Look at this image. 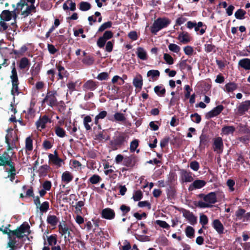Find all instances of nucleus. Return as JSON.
I'll list each match as a JSON object with an SVG mask.
<instances>
[{
	"label": "nucleus",
	"mask_w": 250,
	"mask_h": 250,
	"mask_svg": "<svg viewBox=\"0 0 250 250\" xmlns=\"http://www.w3.org/2000/svg\"><path fill=\"white\" fill-rule=\"evenodd\" d=\"M55 132L58 137L61 138L64 137L66 135L65 131L62 128L59 126L55 127Z\"/></svg>",
	"instance_id": "obj_51"
},
{
	"label": "nucleus",
	"mask_w": 250,
	"mask_h": 250,
	"mask_svg": "<svg viewBox=\"0 0 250 250\" xmlns=\"http://www.w3.org/2000/svg\"><path fill=\"white\" fill-rule=\"evenodd\" d=\"M246 12L243 9H239L237 10L235 13V17L236 19L242 20L244 18V15Z\"/></svg>",
	"instance_id": "obj_59"
},
{
	"label": "nucleus",
	"mask_w": 250,
	"mask_h": 250,
	"mask_svg": "<svg viewBox=\"0 0 250 250\" xmlns=\"http://www.w3.org/2000/svg\"><path fill=\"white\" fill-rule=\"evenodd\" d=\"M79 9L83 11H86L91 8V4L86 1H81L79 4Z\"/></svg>",
	"instance_id": "obj_48"
},
{
	"label": "nucleus",
	"mask_w": 250,
	"mask_h": 250,
	"mask_svg": "<svg viewBox=\"0 0 250 250\" xmlns=\"http://www.w3.org/2000/svg\"><path fill=\"white\" fill-rule=\"evenodd\" d=\"M0 19L5 21H10L12 19L10 11L8 10H3L0 15Z\"/></svg>",
	"instance_id": "obj_33"
},
{
	"label": "nucleus",
	"mask_w": 250,
	"mask_h": 250,
	"mask_svg": "<svg viewBox=\"0 0 250 250\" xmlns=\"http://www.w3.org/2000/svg\"><path fill=\"white\" fill-rule=\"evenodd\" d=\"M107 115V113L106 111L103 110L100 112L95 118L94 124L98 125L99 124V121L100 119H104Z\"/></svg>",
	"instance_id": "obj_46"
},
{
	"label": "nucleus",
	"mask_w": 250,
	"mask_h": 250,
	"mask_svg": "<svg viewBox=\"0 0 250 250\" xmlns=\"http://www.w3.org/2000/svg\"><path fill=\"white\" fill-rule=\"evenodd\" d=\"M48 157L49 160L55 166L58 167H60L62 166L61 163L62 162V160L58 157L56 150L54 151V155L50 154L48 155Z\"/></svg>",
	"instance_id": "obj_19"
},
{
	"label": "nucleus",
	"mask_w": 250,
	"mask_h": 250,
	"mask_svg": "<svg viewBox=\"0 0 250 250\" xmlns=\"http://www.w3.org/2000/svg\"><path fill=\"white\" fill-rule=\"evenodd\" d=\"M40 71V66L38 64L36 67L33 66L30 70V73L32 76L34 77H38Z\"/></svg>",
	"instance_id": "obj_54"
},
{
	"label": "nucleus",
	"mask_w": 250,
	"mask_h": 250,
	"mask_svg": "<svg viewBox=\"0 0 250 250\" xmlns=\"http://www.w3.org/2000/svg\"><path fill=\"white\" fill-rule=\"evenodd\" d=\"M57 92L56 91H48L45 97L42 100V104L47 102V104L50 107H54L58 105V101L56 98Z\"/></svg>",
	"instance_id": "obj_4"
},
{
	"label": "nucleus",
	"mask_w": 250,
	"mask_h": 250,
	"mask_svg": "<svg viewBox=\"0 0 250 250\" xmlns=\"http://www.w3.org/2000/svg\"><path fill=\"white\" fill-rule=\"evenodd\" d=\"M35 104H30L29 108L27 109V114L25 115V118L27 119L33 118L35 116V110L34 109Z\"/></svg>",
	"instance_id": "obj_37"
},
{
	"label": "nucleus",
	"mask_w": 250,
	"mask_h": 250,
	"mask_svg": "<svg viewBox=\"0 0 250 250\" xmlns=\"http://www.w3.org/2000/svg\"><path fill=\"white\" fill-rule=\"evenodd\" d=\"M238 65L246 70H250V59L244 58L239 61Z\"/></svg>",
	"instance_id": "obj_25"
},
{
	"label": "nucleus",
	"mask_w": 250,
	"mask_h": 250,
	"mask_svg": "<svg viewBox=\"0 0 250 250\" xmlns=\"http://www.w3.org/2000/svg\"><path fill=\"white\" fill-rule=\"evenodd\" d=\"M213 150L217 151L218 153H222L224 148V145L222 138L220 137H218L214 139L213 143Z\"/></svg>",
	"instance_id": "obj_12"
},
{
	"label": "nucleus",
	"mask_w": 250,
	"mask_h": 250,
	"mask_svg": "<svg viewBox=\"0 0 250 250\" xmlns=\"http://www.w3.org/2000/svg\"><path fill=\"white\" fill-rule=\"evenodd\" d=\"M212 39H210L207 42H210L209 44H206L205 45V50L207 53H210L212 51L215 52H216V47L215 45L212 44Z\"/></svg>",
	"instance_id": "obj_35"
},
{
	"label": "nucleus",
	"mask_w": 250,
	"mask_h": 250,
	"mask_svg": "<svg viewBox=\"0 0 250 250\" xmlns=\"http://www.w3.org/2000/svg\"><path fill=\"white\" fill-rule=\"evenodd\" d=\"M143 193L141 190H138L134 192L132 198L135 201H138L143 198Z\"/></svg>",
	"instance_id": "obj_60"
},
{
	"label": "nucleus",
	"mask_w": 250,
	"mask_h": 250,
	"mask_svg": "<svg viewBox=\"0 0 250 250\" xmlns=\"http://www.w3.org/2000/svg\"><path fill=\"white\" fill-rule=\"evenodd\" d=\"M0 157L5 161V164L7 165H10V163L12 162L11 157L10 156L8 153L6 151L4 152Z\"/></svg>",
	"instance_id": "obj_62"
},
{
	"label": "nucleus",
	"mask_w": 250,
	"mask_h": 250,
	"mask_svg": "<svg viewBox=\"0 0 250 250\" xmlns=\"http://www.w3.org/2000/svg\"><path fill=\"white\" fill-rule=\"evenodd\" d=\"M48 122H50V120L47 115H44L42 116H41L39 120L36 122L37 129L41 131L42 129L45 128L46 124Z\"/></svg>",
	"instance_id": "obj_10"
},
{
	"label": "nucleus",
	"mask_w": 250,
	"mask_h": 250,
	"mask_svg": "<svg viewBox=\"0 0 250 250\" xmlns=\"http://www.w3.org/2000/svg\"><path fill=\"white\" fill-rule=\"evenodd\" d=\"M95 61V59L93 56L88 55L85 56L82 62L83 64L90 66L92 65Z\"/></svg>",
	"instance_id": "obj_40"
},
{
	"label": "nucleus",
	"mask_w": 250,
	"mask_h": 250,
	"mask_svg": "<svg viewBox=\"0 0 250 250\" xmlns=\"http://www.w3.org/2000/svg\"><path fill=\"white\" fill-rule=\"evenodd\" d=\"M132 83L133 85L139 89H141L143 84V80L142 76L138 74L134 78Z\"/></svg>",
	"instance_id": "obj_22"
},
{
	"label": "nucleus",
	"mask_w": 250,
	"mask_h": 250,
	"mask_svg": "<svg viewBox=\"0 0 250 250\" xmlns=\"http://www.w3.org/2000/svg\"><path fill=\"white\" fill-rule=\"evenodd\" d=\"M128 138V136L125 133L117 132L109 144L113 150H117L125 146Z\"/></svg>",
	"instance_id": "obj_1"
},
{
	"label": "nucleus",
	"mask_w": 250,
	"mask_h": 250,
	"mask_svg": "<svg viewBox=\"0 0 250 250\" xmlns=\"http://www.w3.org/2000/svg\"><path fill=\"white\" fill-rule=\"evenodd\" d=\"M183 216L188 221L191 225H194L197 223V217L189 210H185V212L183 213Z\"/></svg>",
	"instance_id": "obj_17"
},
{
	"label": "nucleus",
	"mask_w": 250,
	"mask_h": 250,
	"mask_svg": "<svg viewBox=\"0 0 250 250\" xmlns=\"http://www.w3.org/2000/svg\"><path fill=\"white\" fill-rule=\"evenodd\" d=\"M25 147L28 151H31L33 149V141L30 137H28L26 139Z\"/></svg>",
	"instance_id": "obj_55"
},
{
	"label": "nucleus",
	"mask_w": 250,
	"mask_h": 250,
	"mask_svg": "<svg viewBox=\"0 0 250 250\" xmlns=\"http://www.w3.org/2000/svg\"><path fill=\"white\" fill-rule=\"evenodd\" d=\"M40 205V210L42 212H46L49 208V203L47 201L43 202Z\"/></svg>",
	"instance_id": "obj_63"
},
{
	"label": "nucleus",
	"mask_w": 250,
	"mask_h": 250,
	"mask_svg": "<svg viewBox=\"0 0 250 250\" xmlns=\"http://www.w3.org/2000/svg\"><path fill=\"white\" fill-rule=\"evenodd\" d=\"M139 146V140L134 139L130 143V151L131 152H134Z\"/></svg>",
	"instance_id": "obj_61"
},
{
	"label": "nucleus",
	"mask_w": 250,
	"mask_h": 250,
	"mask_svg": "<svg viewBox=\"0 0 250 250\" xmlns=\"http://www.w3.org/2000/svg\"><path fill=\"white\" fill-rule=\"evenodd\" d=\"M250 108V100L242 102L237 107L235 114L237 116H243Z\"/></svg>",
	"instance_id": "obj_7"
},
{
	"label": "nucleus",
	"mask_w": 250,
	"mask_h": 250,
	"mask_svg": "<svg viewBox=\"0 0 250 250\" xmlns=\"http://www.w3.org/2000/svg\"><path fill=\"white\" fill-rule=\"evenodd\" d=\"M138 161L137 157L135 155L125 156L124 158L123 165L130 168L135 167Z\"/></svg>",
	"instance_id": "obj_9"
},
{
	"label": "nucleus",
	"mask_w": 250,
	"mask_h": 250,
	"mask_svg": "<svg viewBox=\"0 0 250 250\" xmlns=\"http://www.w3.org/2000/svg\"><path fill=\"white\" fill-rule=\"evenodd\" d=\"M26 8L25 10H22L21 11V14L24 17L28 16L31 12L35 10L36 8L34 4H30V5H25Z\"/></svg>",
	"instance_id": "obj_36"
},
{
	"label": "nucleus",
	"mask_w": 250,
	"mask_h": 250,
	"mask_svg": "<svg viewBox=\"0 0 250 250\" xmlns=\"http://www.w3.org/2000/svg\"><path fill=\"white\" fill-rule=\"evenodd\" d=\"M238 84L234 82H229L225 85V90L228 92H232L238 88Z\"/></svg>",
	"instance_id": "obj_31"
},
{
	"label": "nucleus",
	"mask_w": 250,
	"mask_h": 250,
	"mask_svg": "<svg viewBox=\"0 0 250 250\" xmlns=\"http://www.w3.org/2000/svg\"><path fill=\"white\" fill-rule=\"evenodd\" d=\"M17 237L15 236H9L8 238L9 241L7 243L6 248H9V250H16L17 249H20L24 243L25 239L23 238L21 239L20 241L16 240Z\"/></svg>",
	"instance_id": "obj_5"
},
{
	"label": "nucleus",
	"mask_w": 250,
	"mask_h": 250,
	"mask_svg": "<svg viewBox=\"0 0 250 250\" xmlns=\"http://www.w3.org/2000/svg\"><path fill=\"white\" fill-rule=\"evenodd\" d=\"M112 22L111 21H108L107 22H104L100 26L98 29V32H103L106 29L110 28L112 26Z\"/></svg>",
	"instance_id": "obj_56"
},
{
	"label": "nucleus",
	"mask_w": 250,
	"mask_h": 250,
	"mask_svg": "<svg viewBox=\"0 0 250 250\" xmlns=\"http://www.w3.org/2000/svg\"><path fill=\"white\" fill-rule=\"evenodd\" d=\"M235 131V128L232 125H226L222 128V133L229 135V134H232Z\"/></svg>",
	"instance_id": "obj_29"
},
{
	"label": "nucleus",
	"mask_w": 250,
	"mask_h": 250,
	"mask_svg": "<svg viewBox=\"0 0 250 250\" xmlns=\"http://www.w3.org/2000/svg\"><path fill=\"white\" fill-rule=\"evenodd\" d=\"M224 109L223 105L220 104L213 108L206 114V118L209 119L219 115Z\"/></svg>",
	"instance_id": "obj_11"
},
{
	"label": "nucleus",
	"mask_w": 250,
	"mask_h": 250,
	"mask_svg": "<svg viewBox=\"0 0 250 250\" xmlns=\"http://www.w3.org/2000/svg\"><path fill=\"white\" fill-rule=\"evenodd\" d=\"M166 192L167 198L172 199L176 195V189L175 185H169L167 188Z\"/></svg>",
	"instance_id": "obj_23"
},
{
	"label": "nucleus",
	"mask_w": 250,
	"mask_h": 250,
	"mask_svg": "<svg viewBox=\"0 0 250 250\" xmlns=\"http://www.w3.org/2000/svg\"><path fill=\"white\" fill-rule=\"evenodd\" d=\"M28 48L26 45H24L22 46L20 50H17L16 49H13L12 53H14L17 57H20L21 56H22L27 50Z\"/></svg>",
	"instance_id": "obj_44"
},
{
	"label": "nucleus",
	"mask_w": 250,
	"mask_h": 250,
	"mask_svg": "<svg viewBox=\"0 0 250 250\" xmlns=\"http://www.w3.org/2000/svg\"><path fill=\"white\" fill-rule=\"evenodd\" d=\"M177 39L183 44H187L192 40L190 34L186 31L179 33V35Z\"/></svg>",
	"instance_id": "obj_14"
},
{
	"label": "nucleus",
	"mask_w": 250,
	"mask_h": 250,
	"mask_svg": "<svg viewBox=\"0 0 250 250\" xmlns=\"http://www.w3.org/2000/svg\"><path fill=\"white\" fill-rule=\"evenodd\" d=\"M114 120L117 122H124L125 121L126 118L124 115L120 112H116L114 115ZM108 119L110 121H113V118L112 117H108Z\"/></svg>",
	"instance_id": "obj_32"
},
{
	"label": "nucleus",
	"mask_w": 250,
	"mask_h": 250,
	"mask_svg": "<svg viewBox=\"0 0 250 250\" xmlns=\"http://www.w3.org/2000/svg\"><path fill=\"white\" fill-rule=\"evenodd\" d=\"M182 180L183 182H191L193 180L192 173L186 170L182 169L181 171Z\"/></svg>",
	"instance_id": "obj_20"
},
{
	"label": "nucleus",
	"mask_w": 250,
	"mask_h": 250,
	"mask_svg": "<svg viewBox=\"0 0 250 250\" xmlns=\"http://www.w3.org/2000/svg\"><path fill=\"white\" fill-rule=\"evenodd\" d=\"M91 121L92 119L91 117L89 115H87L84 118L83 125L86 130H90L91 129V126L92 125V124L91 125H90L89 124V123L91 122Z\"/></svg>",
	"instance_id": "obj_45"
},
{
	"label": "nucleus",
	"mask_w": 250,
	"mask_h": 250,
	"mask_svg": "<svg viewBox=\"0 0 250 250\" xmlns=\"http://www.w3.org/2000/svg\"><path fill=\"white\" fill-rule=\"evenodd\" d=\"M170 22V20L167 18H158L150 26V31L154 35H156L161 29L167 27Z\"/></svg>",
	"instance_id": "obj_2"
},
{
	"label": "nucleus",
	"mask_w": 250,
	"mask_h": 250,
	"mask_svg": "<svg viewBox=\"0 0 250 250\" xmlns=\"http://www.w3.org/2000/svg\"><path fill=\"white\" fill-rule=\"evenodd\" d=\"M185 233L186 236L189 238H192L194 237L195 230L191 226L187 227L185 229Z\"/></svg>",
	"instance_id": "obj_49"
},
{
	"label": "nucleus",
	"mask_w": 250,
	"mask_h": 250,
	"mask_svg": "<svg viewBox=\"0 0 250 250\" xmlns=\"http://www.w3.org/2000/svg\"><path fill=\"white\" fill-rule=\"evenodd\" d=\"M47 239L49 245H55L57 242V235L56 234L51 235L47 237Z\"/></svg>",
	"instance_id": "obj_52"
},
{
	"label": "nucleus",
	"mask_w": 250,
	"mask_h": 250,
	"mask_svg": "<svg viewBox=\"0 0 250 250\" xmlns=\"http://www.w3.org/2000/svg\"><path fill=\"white\" fill-rule=\"evenodd\" d=\"M168 48L170 51L176 53L179 52L181 49L179 46L174 43H170L168 46Z\"/></svg>",
	"instance_id": "obj_58"
},
{
	"label": "nucleus",
	"mask_w": 250,
	"mask_h": 250,
	"mask_svg": "<svg viewBox=\"0 0 250 250\" xmlns=\"http://www.w3.org/2000/svg\"><path fill=\"white\" fill-rule=\"evenodd\" d=\"M102 178L98 174H94L88 180V182L91 184H97L102 181Z\"/></svg>",
	"instance_id": "obj_42"
},
{
	"label": "nucleus",
	"mask_w": 250,
	"mask_h": 250,
	"mask_svg": "<svg viewBox=\"0 0 250 250\" xmlns=\"http://www.w3.org/2000/svg\"><path fill=\"white\" fill-rule=\"evenodd\" d=\"M73 178V175L69 171H66L63 172L62 175V181L65 183H69Z\"/></svg>",
	"instance_id": "obj_34"
},
{
	"label": "nucleus",
	"mask_w": 250,
	"mask_h": 250,
	"mask_svg": "<svg viewBox=\"0 0 250 250\" xmlns=\"http://www.w3.org/2000/svg\"><path fill=\"white\" fill-rule=\"evenodd\" d=\"M246 214V210L244 208H239L238 210L235 211V216L237 219L241 220L243 217L244 218V215Z\"/></svg>",
	"instance_id": "obj_53"
},
{
	"label": "nucleus",
	"mask_w": 250,
	"mask_h": 250,
	"mask_svg": "<svg viewBox=\"0 0 250 250\" xmlns=\"http://www.w3.org/2000/svg\"><path fill=\"white\" fill-rule=\"evenodd\" d=\"M101 216L103 218L107 220H112L115 217V212L113 209L109 208H106L102 210Z\"/></svg>",
	"instance_id": "obj_13"
},
{
	"label": "nucleus",
	"mask_w": 250,
	"mask_h": 250,
	"mask_svg": "<svg viewBox=\"0 0 250 250\" xmlns=\"http://www.w3.org/2000/svg\"><path fill=\"white\" fill-rule=\"evenodd\" d=\"M47 223L51 226L55 227L59 222V219L54 215H48L46 219Z\"/></svg>",
	"instance_id": "obj_28"
},
{
	"label": "nucleus",
	"mask_w": 250,
	"mask_h": 250,
	"mask_svg": "<svg viewBox=\"0 0 250 250\" xmlns=\"http://www.w3.org/2000/svg\"><path fill=\"white\" fill-rule=\"evenodd\" d=\"M12 7L14 8V9L10 11L11 14V18H13L14 19L16 20L18 17V15L20 14V12L23 10V8L21 6V5H18V3H17L16 6L15 4L12 5Z\"/></svg>",
	"instance_id": "obj_26"
},
{
	"label": "nucleus",
	"mask_w": 250,
	"mask_h": 250,
	"mask_svg": "<svg viewBox=\"0 0 250 250\" xmlns=\"http://www.w3.org/2000/svg\"><path fill=\"white\" fill-rule=\"evenodd\" d=\"M146 75L148 77H151L152 80H154L155 78L159 77L160 73L158 70L153 69L149 70Z\"/></svg>",
	"instance_id": "obj_43"
},
{
	"label": "nucleus",
	"mask_w": 250,
	"mask_h": 250,
	"mask_svg": "<svg viewBox=\"0 0 250 250\" xmlns=\"http://www.w3.org/2000/svg\"><path fill=\"white\" fill-rule=\"evenodd\" d=\"M200 144L199 147L202 148H205V147H208L209 146L210 139L209 135L207 134L204 133V131L199 137Z\"/></svg>",
	"instance_id": "obj_15"
},
{
	"label": "nucleus",
	"mask_w": 250,
	"mask_h": 250,
	"mask_svg": "<svg viewBox=\"0 0 250 250\" xmlns=\"http://www.w3.org/2000/svg\"><path fill=\"white\" fill-rule=\"evenodd\" d=\"M206 182L202 180L197 179L195 180L188 187L189 191H192L195 189H199L204 187Z\"/></svg>",
	"instance_id": "obj_16"
},
{
	"label": "nucleus",
	"mask_w": 250,
	"mask_h": 250,
	"mask_svg": "<svg viewBox=\"0 0 250 250\" xmlns=\"http://www.w3.org/2000/svg\"><path fill=\"white\" fill-rule=\"evenodd\" d=\"M212 226L219 234L224 233V226L219 219L214 220L212 223Z\"/></svg>",
	"instance_id": "obj_18"
},
{
	"label": "nucleus",
	"mask_w": 250,
	"mask_h": 250,
	"mask_svg": "<svg viewBox=\"0 0 250 250\" xmlns=\"http://www.w3.org/2000/svg\"><path fill=\"white\" fill-rule=\"evenodd\" d=\"M157 139L155 136L153 135L150 136L149 141L148 143V146L151 149H153L157 147Z\"/></svg>",
	"instance_id": "obj_47"
},
{
	"label": "nucleus",
	"mask_w": 250,
	"mask_h": 250,
	"mask_svg": "<svg viewBox=\"0 0 250 250\" xmlns=\"http://www.w3.org/2000/svg\"><path fill=\"white\" fill-rule=\"evenodd\" d=\"M98 85V82H95L92 80H89L84 83L83 87L84 90L93 91L97 87Z\"/></svg>",
	"instance_id": "obj_21"
},
{
	"label": "nucleus",
	"mask_w": 250,
	"mask_h": 250,
	"mask_svg": "<svg viewBox=\"0 0 250 250\" xmlns=\"http://www.w3.org/2000/svg\"><path fill=\"white\" fill-rule=\"evenodd\" d=\"M59 232L62 235H65L64 240L65 242L68 241L70 242L71 239H72L73 237L70 233L71 229H69L67 226L66 224L64 222L63 224H62L61 223L58 226Z\"/></svg>",
	"instance_id": "obj_6"
},
{
	"label": "nucleus",
	"mask_w": 250,
	"mask_h": 250,
	"mask_svg": "<svg viewBox=\"0 0 250 250\" xmlns=\"http://www.w3.org/2000/svg\"><path fill=\"white\" fill-rule=\"evenodd\" d=\"M19 82H12V88L11 90V94L13 96V101L15 102V93H16L17 95L19 94Z\"/></svg>",
	"instance_id": "obj_41"
},
{
	"label": "nucleus",
	"mask_w": 250,
	"mask_h": 250,
	"mask_svg": "<svg viewBox=\"0 0 250 250\" xmlns=\"http://www.w3.org/2000/svg\"><path fill=\"white\" fill-rule=\"evenodd\" d=\"M154 91L155 93L160 97H164L166 94V89L162 88L161 85H157L154 87Z\"/></svg>",
	"instance_id": "obj_38"
},
{
	"label": "nucleus",
	"mask_w": 250,
	"mask_h": 250,
	"mask_svg": "<svg viewBox=\"0 0 250 250\" xmlns=\"http://www.w3.org/2000/svg\"><path fill=\"white\" fill-rule=\"evenodd\" d=\"M50 169L51 168L50 166L47 165L41 166L38 170L39 177H45L47 173L50 171Z\"/></svg>",
	"instance_id": "obj_24"
},
{
	"label": "nucleus",
	"mask_w": 250,
	"mask_h": 250,
	"mask_svg": "<svg viewBox=\"0 0 250 250\" xmlns=\"http://www.w3.org/2000/svg\"><path fill=\"white\" fill-rule=\"evenodd\" d=\"M201 198H203L204 201L210 205L214 204L217 202L216 194L215 192H211L206 195L201 193L199 195Z\"/></svg>",
	"instance_id": "obj_8"
},
{
	"label": "nucleus",
	"mask_w": 250,
	"mask_h": 250,
	"mask_svg": "<svg viewBox=\"0 0 250 250\" xmlns=\"http://www.w3.org/2000/svg\"><path fill=\"white\" fill-rule=\"evenodd\" d=\"M30 65V62L29 59L26 57H23L20 61L19 67L21 69L23 70L29 67Z\"/></svg>",
	"instance_id": "obj_30"
},
{
	"label": "nucleus",
	"mask_w": 250,
	"mask_h": 250,
	"mask_svg": "<svg viewBox=\"0 0 250 250\" xmlns=\"http://www.w3.org/2000/svg\"><path fill=\"white\" fill-rule=\"evenodd\" d=\"M136 54L137 57L142 60H146L147 59V54L146 51L141 47H138L137 48Z\"/></svg>",
	"instance_id": "obj_27"
},
{
	"label": "nucleus",
	"mask_w": 250,
	"mask_h": 250,
	"mask_svg": "<svg viewBox=\"0 0 250 250\" xmlns=\"http://www.w3.org/2000/svg\"><path fill=\"white\" fill-rule=\"evenodd\" d=\"M29 229L30 226L29 224L27 222H25L16 229L12 230L11 233L18 239H22L24 236H26V237L29 239L28 235H26L24 234V233L28 231Z\"/></svg>",
	"instance_id": "obj_3"
},
{
	"label": "nucleus",
	"mask_w": 250,
	"mask_h": 250,
	"mask_svg": "<svg viewBox=\"0 0 250 250\" xmlns=\"http://www.w3.org/2000/svg\"><path fill=\"white\" fill-rule=\"evenodd\" d=\"M12 74L10 76L12 82H19L17 70L15 67V63L14 62L12 64Z\"/></svg>",
	"instance_id": "obj_39"
},
{
	"label": "nucleus",
	"mask_w": 250,
	"mask_h": 250,
	"mask_svg": "<svg viewBox=\"0 0 250 250\" xmlns=\"http://www.w3.org/2000/svg\"><path fill=\"white\" fill-rule=\"evenodd\" d=\"M177 180V175L174 172H170L167 181V182L168 185H175L174 182Z\"/></svg>",
	"instance_id": "obj_50"
},
{
	"label": "nucleus",
	"mask_w": 250,
	"mask_h": 250,
	"mask_svg": "<svg viewBox=\"0 0 250 250\" xmlns=\"http://www.w3.org/2000/svg\"><path fill=\"white\" fill-rule=\"evenodd\" d=\"M164 59L167 63L169 65L172 64L174 63L173 58L169 54L165 53L164 54Z\"/></svg>",
	"instance_id": "obj_64"
},
{
	"label": "nucleus",
	"mask_w": 250,
	"mask_h": 250,
	"mask_svg": "<svg viewBox=\"0 0 250 250\" xmlns=\"http://www.w3.org/2000/svg\"><path fill=\"white\" fill-rule=\"evenodd\" d=\"M208 222V219L206 215L204 214H202L200 216V223L202 225V228L206 229V228L204 227L206 225Z\"/></svg>",
	"instance_id": "obj_57"
}]
</instances>
